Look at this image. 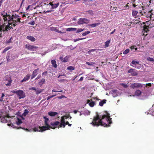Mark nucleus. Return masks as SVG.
I'll return each instance as SVG.
<instances>
[{"label": "nucleus", "mask_w": 154, "mask_h": 154, "mask_svg": "<svg viewBox=\"0 0 154 154\" xmlns=\"http://www.w3.org/2000/svg\"><path fill=\"white\" fill-rule=\"evenodd\" d=\"M101 116H99L97 114L96 116H94L93 121L91 123L94 126L98 127L99 125L108 127L110 126L112 124V118H110V115L106 112V115H103L101 118Z\"/></svg>", "instance_id": "obj_1"}, {"label": "nucleus", "mask_w": 154, "mask_h": 154, "mask_svg": "<svg viewBox=\"0 0 154 154\" xmlns=\"http://www.w3.org/2000/svg\"><path fill=\"white\" fill-rule=\"evenodd\" d=\"M12 92L16 94L17 96L18 97L19 99L23 98L26 97L25 93L23 90H21L17 91L13 90V91H12Z\"/></svg>", "instance_id": "obj_2"}, {"label": "nucleus", "mask_w": 154, "mask_h": 154, "mask_svg": "<svg viewBox=\"0 0 154 154\" xmlns=\"http://www.w3.org/2000/svg\"><path fill=\"white\" fill-rule=\"evenodd\" d=\"M2 15H3V17H4L3 19L5 21H6L7 20H8L9 22H11V21H12V20H14L13 18V15L11 16V15H10L9 14H8L7 13H6V14L4 15H3L2 14Z\"/></svg>", "instance_id": "obj_3"}, {"label": "nucleus", "mask_w": 154, "mask_h": 154, "mask_svg": "<svg viewBox=\"0 0 154 154\" xmlns=\"http://www.w3.org/2000/svg\"><path fill=\"white\" fill-rule=\"evenodd\" d=\"M44 118L45 119V124L46 126H42V128L44 129L43 130H47L49 129L50 125L48 123V122L49 121V119L47 118L46 116H44Z\"/></svg>", "instance_id": "obj_4"}, {"label": "nucleus", "mask_w": 154, "mask_h": 154, "mask_svg": "<svg viewBox=\"0 0 154 154\" xmlns=\"http://www.w3.org/2000/svg\"><path fill=\"white\" fill-rule=\"evenodd\" d=\"M89 20L84 18H81L78 21V23L79 24H82L84 23L87 24L89 23Z\"/></svg>", "instance_id": "obj_5"}, {"label": "nucleus", "mask_w": 154, "mask_h": 154, "mask_svg": "<svg viewBox=\"0 0 154 154\" xmlns=\"http://www.w3.org/2000/svg\"><path fill=\"white\" fill-rule=\"evenodd\" d=\"M143 87V85L139 83H134L131 85V87L132 89L141 88Z\"/></svg>", "instance_id": "obj_6"}, {"label": "nucleus", "mask_w": 154, "mask_h": 154, "mask_svg": "<svg viewBox=\"0 0 154 154\" xmlns=\"http://www.w3.org/2000/svg\"><path fill=\"white\" fill-rule=\"evenodd\" d=\"M128 73H131L132 76H136L138 74L137 70L133 69H130L128 71Z\"/></svg>", "instance_id": "obj_7"}, {"label": "nucleus", "mask_w": 154, "mask_h": 154, "mask_svg": "<svg viewBox=\"0 0 154 154\" xmlns=\"http://www.w3.org/2000/svg\"><path fill=\"white\" fill-rule=\"evenodd\" d=\"M26 48L29 50L33 51L34 49H36L38 48L37 46L31 45L29 44H28L26 45Z\"/></svg>", "instance_id": "obj_8"}, {"label": "nucleus", "mask_w": 154, "mask_h": 154, "mask_svg": "<svg viewBox=\"0 0 154 154\" xmlns=\"http://www.w3.org/2000/svg\"><path fill=\"white\" fill-rule=\"evenodd\" d=\"M12 22H9L8 23V25H7L5 26L4 25L5 27H4V29L2 30V31L5 32L6 30H7L8 29L9 30L10 29H11V28H12V26H13L12 25V24H11Z\"/></svg>", "instance_id": "obj_9"}, {"label": "nucleus", "mask_w": 154, "mask_h": 154, "mask_svg": "<svg viewBox=\"0 0 154 154\" xmlns=\"http://www.w3.org/2000/svg\"><path fill=\"white\" fill-rule=\"evenodd\" d=\"M6 78L8 79V81H5L4 82V83L7 86H8L11 85V83L12 82V80L10 77L7 76Z\"/></svg>", "instance_id": "obj_10"}, {"label": "nucleus", "mask_w": 154, "mask_h": 154, "mask_svg": "<svg viewBox=\"0 0 154 154\" xmlns=\"http://www.w3.org/2000/svg\"><path fill=\"white\" fill-rule=\"evenodd\" d=\"M44 129H43L42 128V126L41 127L39 126L38 128L37 127H35L34 128H33V131H34L35 132H42L44 131L45 130H43Z\"/></svg>", "instance_id": "obj_11"}, {"label": "nucleus", "mask_w": 154, "mask_h": 154, "mask_svg": "<svg viewBox=\"0 0 154 154\" xmlns=\"http://www.w3.org/2000/svg\"><path fill=\"white\" fill-rule=\"evenodd\" d=\"M59 123L60 122L58 121H56L53 123H51V126H50V128L54 129L57 127V126L58 125Z\"/></svg>", "instance_id": "obj_12"}, {"label": "nucleus", "mask_w": 154, "mask_h": 154, "mask_svg": "<svg viewBox=\"0 0 154 154\" xmlns=\"http://www.w3.org/2000/svg\"><path fill=\"white\" fill-rule=\"evenodd\" d=\"M20 18H18L16 20H13L11 22V24H13L14 26H15L16 25H17L18 23L21 22L20 21Z\"/></svg>", "instance_id": "obj_13"}, {"label": "nucleus", "mask_w": 154, "mask_h": 154, "mask_svg": "<svg viewBox=\"0 0 154 154\" xmlns=\"http://www.w3.org/2000/svg\"><path fill=\"white\" fill-rule=\"evenodd\" d=\"M70 57L69 56H67L65 57L64 58H63V57H60L59 59L61 60V61L63 62H67L69 60V59Z\"/></svg>", "instance_id": "obj_14"}, {"label": "nucleus", "mask_w": 154, "mask_h": 154, "mask_svg": "<svg viewBox=\"0 0 154 154\" xmlns=\"http://www.w3.org/2000/svg\"><path fill=\"white\" fill-rule=\"evenodd\" d=\"M87 103H89V106L91 107H94L95 105V102L92 101V99L88 100Z\"/></svg>", "instance_id": "obj_15"}, {"label": "nucleus", "mask_w": 154, "mask_h": 154, "mask_svg": "<svg viewBox=\"0 0 154 154\" xmlns=\"http://www.w3.org/2000/svg\"><path fill=\"white\" fill-rule=\"evenodd\" d=\"M39 70V68L36 69L33 71L32 74V75L31 79H32L34 78L35 76L37 75L38 71Z\"/></svg>", "instance_id": "obj_16"}, {"label": "nucleus", "mask_w": 154, "mask_h": 154, "mask_svg": "<svg viewBox=\"0 0 154 154\" xmlns=\"http://www.w3.org/2000/svg\"><path fill=\"white\" fill-rule=\"evenodd\" d=\"M131 64L133 65H134V66H133L131 64V66L134 67L136 68L137 69H139V66H136V64H139V62L138 61H135L134 60H133L131 62Z\"/></svg>", "instance_id": "obj_17"}, {"label": "nucleus", "mask_w": 154, "mask_h": 154, "mask_svg": "<svg viewBox=\"0 0 154 154\" xmlns=\"http://www.w3.org/2000/svg\"><path fill=\"white\" fill-rule=\"evenodd\" d=\"M51 30L52 31L56 32L60 34H62L64 33L63 32L59 31V29L55 27H51Z\"/></svg>", "instance_id": "obj_18"}, {"label": "nucleus", "mask_w": 154, "mask_h": 154, "mask_svg": "<svg viewBox=\"0 0 154 154\" xmlns=\"http://www.w3.org/2000/svg\"><path fill=\"white\" fill-rule=\"evenodd\" d=\"M30 77V75H27L26 76L24 77L23 79L21 81V82L27 81L29 79Z\"/></svg>", "instance_id": "obj_19"}, {"label": "nucleus", "mask_w": 154, "mask_h": 154, "mask_svg": "<svg viewBox=\"0 0 154 154\" xmlns=\"http://www.w3.org/2000/svg\"><path fill=\"white\" fill-rule=\"evenodd\" d=\"M48 114L51 116H54L58 114V113L56 112H48Z\"/></svg>", "instance_id": "obj_20"}, {"label": "nucleus", "mask_w": 154, "mask_h": 154, "mask_svg": "<svg viewBox=\"0 0 154 154\" xmlns=\"http://www.w3.org/2000/svg\"><path fill=\"white\" fill-rule=\"evenodd\" d=\"M27 38L29 40H30L32 42L35 41V38L33 36L31 35H28L27 37Z\"/></svg>", "instance_id": "obj_21"}, {"label": "nucleus", "mask_w": 154, "mask_h": 154, "mask_svg": "<svg viewBox=\"0 0 154 154\" xmlns=\"http://www.w3.org/2000/svg\"><path fill=\"white\" fill-rule=\"evenodd\" d=\"M149 27L148 26H144L143 27V31H144V33H146L148 31H149Z\"/></svg>", "instance_id": "obj_22"}, {"label": "nucleus", "mask_w": 154, "mask_h": 154, "mask_svg": "<svg viewBox=\"0 0 154 154\" xmlns=\"http://www.w3.org/2000/svg\"><path fill=\"white\" fill-rule=\"evenodd\" d=\"M106 99H103V100H102L99 102V105L101 106H103V104L106 103Z\"/></svg>", "instance_id": "obj_23"}, {"label": "nucleus", "mask_w": 154, "mask_h": 154, "mask_svg": "<svg viewBox=\"0 0 154 154\" xmlns=\"http://www.w3.org/2000/svg\"><path fill=\"white\" fill-rule=\"evenodd\" d=\"M51 63L53 66L54 68H56L57 67V65L56 63V60H51Z\"/></svg>", "instance_id": "obj_24"}, {"label": "nucleus", "mask_w": 154, "mask_h": 154, "mask_svg": "<svg viewBox=\"0 0 154 154\" xmlns=\"http://www.w3.org/2000/svg\"><path fill=\"white\" fill-rule=\"evenodd\" d=\"M110 40H109L105 42V45L104 46V48H106L108 47L109 46V45L110 43Z\"/></svg>", "instance_id": "obj_25"}, {"label": "nucleus", "mask_w": 154, "mask_h": 154, "mask_svg": "<svg viewBox=\"0 0 154 154\" xmlns=\"http://www.w3.org/2000/svg\"><path fill=\"white\" fill-rule=\"evenodd\" d=\"M100 24V23H93L90 25L91 27H95L97 26H99Z\"/></svg>", "instance_id": "obj_26"}, {"label": "nucleus", "mask_w": 154, "mask_h": 154, "mask_svg": "<svg viewBox=\"0 0 154 154\" xmlns=\"http://www.w3.org/2000/svg\"><path fill=\"white\" fill-rule=\"evenodd\" d=\"M59 5V3H58L56 4L54 3L53 5H52V7H51V9L56 8Z\"/></svg>", "instance_id": "obj_27"}, {"label": "nucleus", "mask_w": 154, "mask_h": 154, "mask_svg": "<svg viewBox=\"0 0 154 154\" xmlns=\"http://www.w3.org/2000/svg\"><path fill=\"white\" fill-rule=\"evenodd\" d=\"M142 92L141 91H140L139 90H137L135 92L136 95L139 96L141 94Z\"/></svg>", "instance_id": "obj_28"}, {"label": "nucleus", "mask_w": 154, "mask_h": 154, "mask_svg": "<svg viewBox=\"0 0 154 154\" xmlns=\"http://www.w3.org/2000/svg\"><path fill=\"white\" fill-rule=\"evenodd\" d=\"M67 69L69 70L72 71L75 69V67L73 66H68L67 68Z\"/></svg>", "instance_id": "obj_29"}, {"label": "nucleus", "mask_w": 154, "mask_h": 154, "mask_svg": "<svg viewBox=\"0 0 154 154\" xmlns=\"http://www.w3.org/2000/svg\"><path fill=\"white\" fill-rule=\"evenodd\" d=\"M43 90V89H39L36 90V91H35V92H35V94H39L42 93Z\"/></svg>", "instance_id": "obj_30"}, {"label": "nucleus", "mask_w": 154, "mask_h": 154, "mask_svg": "<svg viewBox=\"0 0 154 154\" xmlns=\"http://www.w3.org/2000/svg\"><path fill=\"white\" fill-rule=\"evenodd\" d=\"M86 63L89 66H93L95 64V63L94 62H86Z\"/></svg>", "instance_id": "obj_31"}, {"label": "nucleus", "mask_w": 154, "mask_h": 154, "mask_svg": "<svg viewBox=\"0 0 154 154\" xmlns=\"http://www.w3.org/2000/svg\"><path fill=\"white\" fill-rule=\"evenodd\" d=\"M45 81V79H42L41 81L39 82V85H42L44 83Z\"/></svg>", "instance_id": "obj_32"}, {"label": "nucleus", "mask_w": 154, "mask_h": 154, "mask_svg": "<svg viewBox=\"0 0 154 154\" xmlns=\"http://www.w3.org/2000/svg\"><path fill=\"white\" fill-rule=\"evenodd\" d=\"M11 47H6L5 48L3 52V53H4L6 51H8L9 49H11Z\"/></svg>", "instance_id": "obj_33"}, {"label": "nucleus", "mask_w": 154, "mask_h": 154, "mask_svg": "<svg viewBox=\"0 0 154 154\" xmlns=\"http://www.w3.org/2000/svg\"><path fill=\"white\" fill-rule=\"evenodd\" d=\"M129 52V49H127L125 51L123 52V54H127Z\"/></svg>", "instance_id": "obj_34"}, {"label": "nucleus", "mask_w": 154, "mask_h": 154, "mask_svg": "<svg viewBox=\"0 0 154 154\" xmlns=\"http://www.w3.org/2000/svg\"><path fill=\"white\" fill-rule=\"evenodd\" d=\"M138 13V12L135 11V10H133L132 11V15L133 16H135L137 15V14Z\"/></svg>", "instance_id": "obj_35"}, {"label": "nucleus", "mask_w": 154, "mask_h": 154, "mask_svg": "<svg viewBox=\"0 0 154 154\" xmlns=\"http://www.w3.org/2000/svg\"><path fill=\"white\" fill-rule=\"evenodd\" d=\"M29 113V112L28 111V110L26 109L25 110V111L23 113V115L24 116H26V115H27Z\"/></svg>", "instance_id": "obj_36"}, {"label": "nucleus", "mask_w": 154, "mask_h": 154, "mask_svg": "<svg viewBox=\"0 0 154 154\" xmlns=\"http://www.w3.org/2000/svg\"><path fill=\"white\" fill-rule=\"evenodd\" d=\"M18 121L16 122L17 124L18 125H19L20 124H21L22 123L21 120L19 118L17 119Z\"/></svg>", "instance_id": "obj_37"}, {"label": "nucleus", "mask_w": 154, "mask_h": 154, "mask_svg": "<svg viewBox=\"0 0 154 154\" xmlns=\"http://www.w3.org/2000/svg\"><path fill=\"white\" fill-rule=\"evenodd\" d=\"M66 126L65 123H60V125H59V127H65Z\"/></svg>", "instance_id": "obj_38"}, {"label": "nucleus", "mask_w": 154, "mask_h": 154, "mask_svg": "<svg viewBox=\"0 0 154 154\" xmlns=\"http://www.w3.org/2000/svg\"><path fill=\"white\" fill-rule=\"evenodd\" d=\"M90 33V31H86L82 33V36H85Z\"/></svg>", "instance_id": "obj_39"}, {"label": "nucleus", "mask_w": 154, "mask_h": 154, "mask_svg": "<svg viewBox=\"0 0 154 154\" xmlns=\"http://www.w3.org/2000/svg\"><path fill=\"white\" fill-rule=\"evenodd\" d=\"M84 30V29H78L77 30V31H76V33H78L80 32H81L83 31Z\"/></svg>", "instance_id": "obj_40"}, {"label": "nucleus", "mask_w": 154, "mask_h": 154, "mask_svg": "<svg viewBox=\"0 0 154 154\" xmlns=\"http://www.w3.org/2000/svg\"><path fill=\"white\" fill-rule=\"evenodd\" d=\"M147 60L151 62H154V59L150 57H149L148 58Z\"/></svg>", "instance_id": "obj_41"}, {"label": "nucleus", "mask_w": 154, "mask_h": 154, "mask_svg": "<svg viewBox=\"0 0 154 154\" xmlns=\"http://www.w3.org/2000/svg\"><path fill=\"white\" fill-rule=\"evenodd\" d=\"M84 39H85V38H78L74 39V40H73V41H74V42H76L78 41H79L80 40H82Z\"/></svg>", "instance_id": "obj_42"}, {"label": "nucleus", "mask_w": 154, "mask_h": 154, "mask_svg": "<svg viewBox=\"0 0 154 154\" xmlns=\"http://www.w3.org/2000/svg\"><path fill=\"white\" fill-rule=\"evenodd\" d=\"M87 12L88 13V14H90L91 15H92L93 14V11L91 10H89L88 11H87Z\"/></svg>", "instance_id": "obj_43"}, {"label": "nucleus", "mask_w": 154, "mask_h": 154, "mask_svg": "<svg viewBox=\"0 0 154 154\" xmlns=\"http://www.w3.org/2000/svg\"><path fill=\"white\" fill-rule=\"evenodd\" d=\"M35 23L34 21H31L28 23V24L32 25H34Z\"/></svg>", "instance_id": "obj_44"}, {"label": "nucleus", "mask_w": 154, "mask_h": 154, "mask_svg": "<svg viewBox=\"0 0 154 154\" xmlns=\"http://www.w3.org/2000/svg\"><path fill=\"white\" fill-rule=\"evenodd\" d=\"M4 25H0V32H2L3 29H4Z\"/></svg>", "instance_id": "obj_45"}, {"label": "nucleus", "mask_w": 154, "mask_h": 154, "mask_svg": "<svg viewBox=\"0 0 154 154\" xmlns=\"http://www.w3.org/2000/svg\"><path fill=\"white\" fill-rule=\"evenodd\" d=\"M11 39H12V37L10 38V39H9V40L7 41L6 42V43L7 44H9V43L11 42Z\"/></svg>", "instance_id": "obj_46"}, {"label": "nucleus", "mask_w": 154, "mask_h": 154, "mask_svg": "<svg viewBox=\"0 0 154 154\" xmlns=\"http://www.w3.org/2000/svg\"><path fill=\"white\" fill-rule=\"evenodd\" d=\"M5 96V95L4 93H2V95L1 97V98L0 99V101H4L3 100V97H4Z\"/></svg>", "instance_id": "obj_47"}, {"label": "nucleus", "mask_w": 154, "mask_h": 154, "mask_svg": "<svg viewBox=\"0 0 154 154\" xmlns=\"http://www.w3.org/2000/svg\"><path fill=\"white\" fill-rule=\"evenodd\" d=\"M65 119L61 118L60 123H65Z\"/></svg>", "instance_id": "obj_48"}, {"label": "nucleus", "mask_w": 154, "mask_h": 154, "mask_svg": "<svg viewBox=\"0 0 154 154\" xmlns=\"http://www.w3.org/2000/svg\"><path fill=\"white\" fill-rule=\"evenodd\" d=\"M47 71H45L42 73V75L43 76H46L47 75Z\"/></svg>", "instance_id": "obj_49"}, {"label": "nucleus", "mask_w": 154, "mask_h": 154, "mask_svg": "<svg viewBox=\"0 0 154 154\" xmlns=\"http://www.w3.org/2000/svg\"><path fill=\"white\" fill-rule=\"evenodd\" d=\"M68 118H69L68 116H63L61 117V118L64 119H68Z\"/></svg>", "instance_id": "obj_50"}, {"label": "nucleus", "mask_w": 154, "mask_h": 154, "mask_svg": "<svg viewBox=\"0 0 154 154\" xmlns=\"http://www.w3.org/2000/svg\"><path fill=\"white\" fill-rule=\"evenodd\" d=\"M63 97H66L65 96H64V95H61V96H59L58 97V98L59 99H61L63 98Z\"/></svg>", "instance_id": "obj_51"}, {"label": "nucleus", "mask_w": 154, "mask_h": 154, "mask_svg": "<svg viewBox=\"0 0 154 154\" xmlns=\"http://www.w3.org/2000/svg\"><path fill=\"white\" fill-rule=\"evenodd\" d=\"M66 125H68L69 126H71V124L69 123V122L67 121L65 122Z\"/></svg>", "instance_id": "obj_52"}, {"label": "nucleus", "mask_w": 154, "mask_h": 154, "mask_svg": "<svg viewBox=\"0 0 154 154\" xmlns=\"http://www.w3.org/2000/svg\"><path fill=\"white\" fill-rule=\"evenodd\" d=\"M122 85L124 87V88H127L128 87V86L127 84H125L124 83H122Z\"/></svg>", "instance_id": "obj_53"}, {"label": "nucleus", "mask_w": 154, "mask_h": 154, "mask_svg": "<svg viewBox=\"0 0 154 154\" xmlns=\"http://www.w3.org/2000/svg\"><path fill=\"white\" fill-rule=\"evenodd\" d=\"M54 3V1H53L52 2H51L50 3H49V4H48V5H51V7H52V6L54 4V3Z\"/></svg>", "instance_id": "obj_54"}, {"label": "nucleus", "mask_w": 154, "mask_h": 154, "mask_svg": "<svg viewBox=\"0 0 154 154\" xmlns=\"http://www.w3.org/2000/svg\"><path fill=\"white\" fill-rule=\"evenodd\" d=\"M71 31H75L76 30V29L74 28H71Z\"/></svg>", "instance_id": "obj_55"}, {"label": "nucleus", "mask_w": 154, "mask_h": 154, "mask_svg": "<svg viewBox=\"0 0 154 154\" xmlns=\"http://www.w3.org/2000/svg\"><path fill=\"white\" fill-rule=\"evenodd\" d=\"M83 76H82V77H81V78H80V79H79V80H78V81H82L83 80Z\"/></svg>", "instance_id": "obj_56"}, {"label": "nucleus", "mask_w": 154, "mask_h": 154, "mask_svg": "<svg viewBox=\"0 0 154 154\" xmlns=\"http://www.w3.org/2000/svg\"><path fill=\"white\" fill-rule=\"evenodd\" d=\"M30 89H31V90H35V91H36V89L34 87H32L31 88H30Z\"/></svg>", "instance_id": "obj_57"}, {"label": "nucleus", "mask_w": 154, "mask_h": 154, "mask_svg": "<svg viewBox=\"0 0 154 154\" xmlns=\"http://www.w3.org/2000/svg\"><path fill=\"white\" fill-rule=\"evenodd\" d=\"M93 99L94 100H100V99L98 98L97 97H93Z\"/></svg>", "instance_id": "obj_58"}, {"label": "nucleus", "mask_w": 154, "mask_h": 154, "mask_svg": "<svg viewBox=\"0 0 154 154\" xmlns=\"http://www.w3.org/2000/svg\"><path fill=\"white\" fill-rule=\"evenodd\" d=\"M146 86L150 87L151 86V84L150 83H146Z\"/></svg>", "instance_id": "obj_59"}, {"label": "nucleus", "mask_w": 154, "mask_h": 154, "mask_svg": "<svg viewBox=\"0 0 154 154\" xmlns=\"http://www.w3.org/2000/svg\"><path fill=\"white\" fill-rule=\"evenodd\" d=\"M7 76H9L8 75H7L6 76L5 78V79H4V82H5V81H8V79H7L6 78V77H7Z\"/></svg>", "instance_id": "obj_60"}, {"label": "nucleus", "mask_w": 154, "mask_h": 154, "mask_svg": "<svg viewBox=\"0 0 154 154\" xmlns=\"http://www.w3.org/2000/svg\"><path fill=\"white\" fill-rule=\"evenodd\" d=\"M135 46H131V48H131V50H132L134 49V48H135Z\"/></svg>", "instance_id": "obj_61"}, {"label": "nucleus", "mask_w": 154, "mask_h": 154, "mask_svg": "<svg viewBox=\"0 0 154 154\" xmlns=\"http://www.w3.org/2000/svg\"><path fill=\"white\" fill-rule=\"evenodd\" d=\"M40 77H41V75H38V76L36 78V79H35L37 80V79H39V78Z\"/></svg>", "instance_id": "obj_62"}, {"label": "nucleus", "mask_w": 154, "mask_h": 154, "mask_svg": "<svg viewBox=\"0 0 154 154\" xmlns=\"http://www.w3.org/2000/svg\"><path fill=\"white\" fill-rule=\"evenodd\" d=\"M67 31H71V28H68L67 29H66Z\"/></svg>", "instance_id": "obj_63"}, {"label": "nucleus", "mask_w": 154, "mask_h": 154, "mask_svg": "<svg viewBox=\"0 0 154 154\" xmlns=\"http://www.w3.org/2000/svg\"><path fill=\"white\" fill-rule=\"evenodd\" d=\"M97 50V49H92L91 50H90V51L91 52H93L94 51H95L96 50Z\"/></svg>", "instance_id": "obj_64"}]
</instances>
